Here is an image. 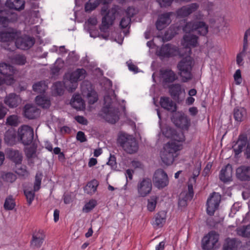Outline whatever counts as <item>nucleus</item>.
Here are the masks:
<instances>
[{
  "instance_id": "nucleus-1",
  "label": "nucleus",
  "mask_w": 250,
  "mask_h": 250,
  "mask_svg": "<svg viewBox=\"0 0 250 250\" xmlns=\"http://www.w3.org/2000/svg\"><path fill=\"white\" fill-rule=\"evenodd\" d=\"M186 34L182 41V45L188 52L185 57L181 60L177 64L178 75L181 78L182 82H188L193 78L192 69L194 65V61L190 56L191 47H195L198 44V37L192 33H197L202 36L206 35L208 32V26L202 21H192L187 23L183 28ZM182 56L185 55L180 52Z\"/></svg>"
},
{
  "instance_id": "nucleus-2",
  "label": "nucleus",
  "mask_w": 250,
  "mask_h": 250,
  "mask_svg": "<svg viewBox=\"0 0 250 250\" xmlns=\"http://www.w3.org/2000/svg\"><path fill=\"white\" fill-rule=\"evenodd\" d=\"M112 0H89L85 4V11L91 12L96 9L102 3L101 14L103 16L102 23L100 27L101 32L107 33L109 27L112 25L116 19V15L119 9L117 5H114L109 9V3Z\"/></svg>"
},
{
  "instance_id": "nucleus-3",
  "label": "nucleus",
  "mask_w": 250,
  "mask_h": 250,
  "mask_svg": "<svg viewBox=\"0 0 250 250\" xmlns=\"http://www.w3.org/2000/svg\"><path fill=\"white\" fill-rule=\"evenodd\" d=\"M0 42L7 43L9 45H15L22 50L28 49L35 43L33 38L26 35L21 37L20 30L12 27L0 31Z\"/></svg>"
},
{
  "instance_id": "nucleus-4",
  "label": "nucleus",
  "mask_w": 250,
  "mask_h": 250,
  "mask_svg": "<svg viewBox=\"0 0 250 250\" xmlns=\"http://www.w3.org/2000/svg\"><path fill=\"white\" fill-rule=\"evenodd\" d=\"M111 96L106 95L104 97V106L102 109V116L108 122L115 124L119 119L118 109L117 108L118 102L114 92H109Z\"/></svg>"
},
{
  "instance_id": "nucleus-5",
  "label": "nucleus",
  "mask_w": 250,
  "mask_h": 250,
  "mask_svg": "<svg viewBox=\"0 0 250 250\" xmlns=\"http://www.w3.org/2000/svg\"><path fill=\"white\" fill-rule=\"evenodd\" d=\"M182 148V145L176 143H167L160 153L161 158L163 162L166 165L172 164L174 158L178 155V151Z\"/></svg>"
},
{
  "instance_id": "nucleus-6",
  "label": "nucleus",
  "mask_w": 250,
  "mask_h": 250,
  "mask_svg": "<svg viewBox=\"0 0 250 250\" xmlns=\"http://www.w3.org/2000/svg\"><path fill=\"white\" fill-rule=\"evenodd\" d=\"M117 142L128 153H135L138 149V145L135 138L125 132H120L119 134Z\"/></svg>"
},
{
  "instance_id": "nucleus-7",
  "label": "nucleus",
  "mask_w": 250,
  "mask_h": 250,
  "mask_svg": "<svg viewBox=\"0 0 250 250\" xmlns=\"http://www.w3.org/2000/svg\"><path fill=\"white\" fill-rule=\"evenodd\" d=\"M86 75V71L83 68H78L71 73L69 80H64L66 89L72 92L75 90L78 85V81L84 79Z\"/></svg>"
},
{
  "instance_id": "nucleus-8",
  "label": "nucleus",
  "mask_w": 250,
  "mask_h": 250,
  "mask_svg": "<svg viewBox=\"0 0 250 250\" xmlns=\"http://www.w3.org/2000/svg\"><path fill=\"white\" fill-rule=\"evenodd\" d=\"M219 235L214 231H211L204 236L201 242L204 250H214L217 248Z\"/></svg>"
},
{
  "instance_id": "nucleus-9",
  "label": "nucleus",
  "mask_w": 250,
  "mask_h": 250,
  "mask_svg": "<svg viewBox=\"0 0 250 250\" xmlns=\"http://www.w3.org/2000/svg\"><path fill=\"white\" fill-rule=\"evenodd\" d=\"M14 73V67L5 62L0 63V74L3 75L4 78H0V85L3 83L10 85L14 83L13 75Z\"/></svg>"
},
{
  "instance_id": "nucleus-10",
  "label": "nucleus",
  "mask_w": 250,
  "mask_h": 250,
  "mask_svg": "<svg viewBox=\"0 0 250 250\" xmlns=\"http://www.w3.org/2000/svg\"><path fill=\"white\" fill-rule=\"evenodd\" d=\"M34 137L33 129L27 125H23L18 130L19 140L24 145H29L32 142Z\"/></svg>"
},
{
  "instance_id": "nucleus-11",
  "label": "nucleus",
  "mask_w": 250,
  "mask_h": 250,
  "mask_svg": "<svg viewBox=\"0 0 250 250\" xmlns=\"http://www.w3.org/2000/svg\"><path fill=\"white\" fill-rule=\"evenodd\" d=\"M163 134L167 138H170L171 140L167 143H176L182 145V142L185 141V136L182 132L177 133L171 127L167 126L162 128Z\"/></svg>"
},
{
  "instance_id": "nucleus-12",
  "label": "nucleus",
  "mask_w": 250,
  "mask_h": 250,
  "mask_svg": "<svg viewBox=\"0 0 250 250\" xmlns=\"http://www.w3.org/2000/svg\"><path fill=\"white\" fill-rule=\"evenodd\" d=\"M171 120L176 126L183 129H188L190 125V120L182 111L175 112Z\"/></svg>"
},
{
  "instance_id": "nucleus-13",
  "label": "nucleus",
  "mask_w": 250,
  "mask_h": 250,
  "mask_svg": "<svg viewBox=\"0 0 250 250\" xmlns=\"http://www.w3.org/2000/svg\"><path fill=\"white\" fill-rule=\"evenodd\" d=\"M153 181L154 186L159 189L164 188L169 183L167 174L162 169H158L155 172Z\"/></svg>"
},
{
  "instance_id": "nucleus-14",
  "label": "nucleus",
  "mask_w": 250,
  "mask_h": 250,
  "mask_svg": "<svg viewBox=\"0 0 250 250\" xmlns=\"http://www.w3.org/2000/svg\"><path fill=\"white\" fill-rule=\"evenodd\" d=\"M221 198V195L218 193L213 192L210 195L207 202V212L209 215L214 214L219 207Z\"/></svg>"
},
{
  "instance_id": "nucleus-15",
  "label": "nucleus",
  "mask_w": 250,
  "mask_h": 250,
  "mask_svg": "<svg viewBox=\"0 0 250 250\" xmlns=\"http://www.w3.org/2000/svg\"><path fill=\"white\" fill-rule=\"evenodd\" d=\"M178 53L177 47L170 44H166L157 49L156 54L161 58H169L174 56Z\"/></svg>"
},
{
  "instance_id": "nucleus-16",
  "label": "nucleus",
  "mask_w": 250,
  "mask_h": 250,
  "mask_svg": "<svg viewBox=\"0 0 250 250\" xmlns=\"http://www.w3.org/2000/svg\"><path fill=\"white\" fill-rule=\"evenodd\" d=\"M137 190L140 196L146 197L152 190L151 180L145 178L140 180L137 185Z\"/></svg>"
},
{
  "instance_id": "nucleus-17",
  "label": "nucleus",
  "mask_w": 250,
  "mask_h": 250,
  "mask_svg": "<svg viewBox=\"0 0 250 250\" xmlns=\"http://www.w3.org/2000/svg\"><path fill=\"white\" fill-rule=\"evenodd\" d=\"M82 92L83 96H85L89 104H93L98 100L97 92L93 89L90 83L85 85L83 83L82 85Z\"/></svg>"
},
{
  "instance_id": "nucleus-18",
  "label": "nucleus",
  "mask_w": 250,
  "mask_h": 250,
  "mask_svg": "<svg viewBox=\"0 0 250 250\" xmlns=\"http://www.w3.org/2000/svg\"><path fill=\"white\" fill-rule=\"evenodd\" d=\"M18 15L15 13L9 14L6 10L0 9V24L6 26L17 21Z\"/></svg>"
},
{
  "instance_id": "nucleus-19",
  "label": "nucleus",
  "mask_w": 250,
  "mask_h": 250,
  "mask_svg": "<svg viewBox=\"0 0 250 250\" xmlns=\"http://www.w3.org/2000/svg\"><path fill=\"white\" fill-rule=\"evenodd\" d=\"M236 178L241 181H250V166H241L236 169Z\"/></svg>"
},
{
  "instance_id": "nucleus-20",
  "label": "nucleus",
  "mask_w": 250,
  "mask_h": 250,
  "mask_svg": "<svg viewBox=\"0 0 250 250\" xmlns=\"http://www.w3.org/2000/svg\"><path fill=\"white\" fill-rule=\"evenodd\" d=\"M173 14L172 12H167L160 15L156 22L157 29L159 30H162L169 24L171 21L170 16Z\"/></svg>"
},
{
  "instance_id": "nucleus-21",
  "label": "nucleus",
  "mask_w": 250,
  "mask_h": 250,
  "mask_svg": "<svg viewBox=\"0 0 250 250\" xmlns=\"http://www.w3.org/2000/svg\"><path fill=\"white\" fill-rule=\"evenodd\" d=\"M199 6V4L196 3L183 6L176 11L177 17L179 18L187 17L197 10Z\"/></svg>"
},
{
  "instance_id": "nucleus-22",
  "label": "nucleus",
  "mask_w": 250,
  "mask_h": 250,
  "mask_svg": "<svg viewBox=\"0 0 250 250\" xmlns=\"http://www.w3.org/2000/svg\"><path fill=\"white\" fill-rule=\"evenodd\" d=\"M166 211L163 210L158 212L154 217L152 222V226L155 229L162 228L166 223Z\"/></svg>"
},
{
  "instance_id": "nucleus-23",
  "label": "nucleus",
  "mask_w": 250,
  "mask_h": 250,
  "mask_svg": "<svg viewBox=\"0 0 250 250\" xmlns=\"http://www.w3.org/2000/svg\"><path fill=\"white\" fill-rule=\"evenodd\" d=\"M24 116L27 118L33 119L39 116L40 111L36 106L27 104L24 106Z\"/></svg>"
},
{
  "instance_id": "nucleus-24",
  "label": "nucleus",
  "mask_w": 250,
  "mask_h": 250,
  "mask_svg": "<svg viewBox=\"0 0 250 250\" xmlns=\"http://www.w3.org/2000/svg\"><path fill=\"white\" fill-rule=\"evenodd\" d=\"M4 102L10 108H15L21 103V99L15 93H10L5 97Z\"/></svg>"
},
{
  "instance_id": "nucleus-25",
  "label": "nucleus",
  "mask_w": 250,
  "mask_h": 250,
  "mask_svg": "<svg viewBox=\"0 0 250 250\" xmlns=\"http://www.w3.org/2000/svg\"><path fill=\"white\" fill-rule=\"evenodd\" d=\"M232 173V166L230 164H228L221 170L219 178L221 181L224 183L229 182L231 179Z\"/></svg>"
},
{
  "instance_id": "nucleus-26",
  "label": "nucleus",
  "mask_w": 250,
  "mask_h": 250,
  "mask_svg": "<svg viewBox=\"0 0 250 250\" xmlns=\"http://www.w3.org/2000/svg\"><path fill=\"white\" fill-rule=\"evenodd\" d=\"M5 152L8 157L16 165L20 164L22 161V156L18 150L13 149H7Z\"/></svg>"
},
{
  "instance_id": "nucleus-27",
  "label": "nucleus",
  "mask_w": 250,
  "mask_h": 250,
  "mask_svg": "<svg viewBox=\"0 0 250 250\" xmlns=\"http://www.w3.org/2000/svg\"><path fill=\"white\" fill-rule=\"evenodd\" d=\"M71 105L78 110H82L85 108V104L81 96L79 94L74 95L71 101Z\"/></svg>"
},
{
  "instance_id": "nucleus-28",
  "label": "nucleus",
  "mask_w": 250,
  "mask_h": 250,
  "mask_svg": "<svg viewBox=\"0 0 250 250\" xmlns=\"http://www.w3.org/2000/svg\"><path fill=\"white\" fill-rule=\"evenodd\" d=\"M161 106L171 112H175L176 110V105L168 97H161L160 101Z\"/></svg>"
},
{
  "instance_id": "nucleus-29",
  "label": "nucleus",
  "mask_w": 250,
  "mask_h": 250,
  "mask_svg": "<svg viewBox=\"0 0 250 250\" xmlns=\"http://www.w3.org/2000/svg\"><path fill=\"white\" fill-rule=\"evenodd\" d=\"M161 74L165 83H172L178 79L175 73L170 69L161 70Z\"/></svg>"
},
{
  "instance_id": "nucleus-30",
  "label": "nucleus",
  "mask_w": 250,
  "mask_h": 250,
  "mask_svg": "<svg viewBox=\"0 0 250 250\" xmlns=\"http://www.w3.org/2000/svg\"><path fill=\"white\" fill-rule=\"evenodd\" d=\"M240 241L235 239L227 238L223 247V250H237Z\"/></svg>"
},
{
  "instance_id": "nucleus-31",
  "label": "nucleus",
  "mask_w": 250,
  "mask_h": 250,
  "mask_svg": "<svg viewBox=\"0 0 250 250\" xmlns=\"http://www.w3.org/2000/svg\"><path fill=\"white\" fill-rule=\"evenodd\" d=\"M170 95L174 99H178L182 93H185V90L179 83H175L171 85L169 88Z\"/></svg>"
},
{
  "instance_id": "nucleus-32",
  "label": "nucleus",
  "mask_w": 250,
  "mask_h": 250,
  "mask_svg": "<svg viewBox=\"0 0 250 250\" xmlns=\"http://www.w3.org/2000/svg\"><path fill=\"white\" fill-rule=\"evenodd\" d=\"M24 4L23 0H7L5 4L10 9L20 10L24 9Z\"/></svg>"
},
{
  "instance_id": "nucleus-33",
  "label": "nucleus",
  "mask_w": 250,
  "mask_h": 250,
  "mask_svg": "<svg viewBox=\"0 0 250 250\" xmlns=\"http://www.w3.org/2000/svg\"><path fill=\"white\" fill-rule=\"evenodd\" d=\"M16 133L13 128L8 129L4 135V141L8 145L12 146L16 143Z\"/></svg>"
},
{
  "instance_id": "nucleus-34",
  "label": "nucleus",
  "mask_w": 250,
  "mask_h": 250,
  "mask_svg": "<svg viewBox=\"0 0 250 250\" xmlns=\"http://www.w3.org/2000/svg\"><path fill=\"white\" fill-rule=\"evenodd\" d=\"M247 140V138L245 135L239 136L236 145L233 147L235 155H238L242 151L245 146Z\"/></svg>"
},
{
  "instance_id": "nucleus-35",
  "label": "nucleus",
  "mask_w": 250,
  "mask_h": 250,
  "mask_svg": "<svg viewBox=\"0 0 250 250\" xmlns=\"http://www.w3.org/2000/svg\"><path fill=\"white\" fill-rule=\"evenodd\" d=\"M36 103L42 108H49L51 103L50 99L45 95L37 96L35 99Z\"/></svg>"
},
{
  "instance_id": "nucleus-36",
  "label": "nucleus",
  "mask_w": 250,
  "mask_h": 250,
  "mask_svg": "<svg viewBox=\"0 0 250 250\" xmlns=\"http://www.w3.org/2000/svg\"><path fill=\"white\" fill-rule=\"evenodd\" d=\"M44 238V235L42 233L38 232L36 234L33 235V239L31 242V245L32 247L40 248L42 243H43Z\"/></svg>"
},
{
  "instance_id": "nucleus-37",
  "label": "nucleus",
  "mask_w": 250,
  "mask_h": 250,
  "mask_svg": "<svg viewBox=\"0 0 250 250\" xmlns=\"http://www.w3.org/2000/svg\"><path fill=\"white\" fill-rule=\"evenodd\" d=\"M246 115L247 111L244 108H235L234 109V118L237 122L242 121L246 118Z\"/></svg>"
},
{
  "instance_id": "nucleus-38",
  "label": "nucleus",
  "mask_w": 250,
  "mask_h": 250,
  "mask_svg": "<svg viewBox=\"0 0 250 250\" xmlns=\"http://www.w3.org/2000/svg\"><path fill=\"white\" fill-rule=\"evenodd\" d=\"M98 182L96 180H93L88 182L84 188V191L88 194H93L97 190Z\"/></svg>"
},
{
  "instance_id": "nucleus-39",
  "label": "nucleus",
  "mask_w": 250,
  "mask_h": 250,
  "mask_svg": "<svg viewBox=\"0 0 250 250\" xmlns=\"http://www.w3.org/2000/svg\"><path fill=\"white\" fill-rule=\"evenodd\" d=\"M237 234L244 237H250V225L247 226L238 228L236 230Z\"/></svg>"
},
{
  "instance_id": "nucleus-40",
  "label": "nucleus",
  "mask_w": 250,
  "mask_h": 250,
  "mask_svg": "<svg viewBox=\"0 0 250 250\" xmlns=\"http://www.w3.org/2000/svg\"><path fill=\"white\" fill-rule=\"evenodd\" d=\"M47 88V84L44 81L38 82L33 85V90L37 93H42L44 92Z\"/></svg>"
},
{
  "instance_id": "nucleus-41",
  "label": "nucleus",
  "mask_w": 250,
  "mask_h": 250,
  "mask_svg": "<svg viewBox=\"0 0 250 250\" xmlns=\"http://www.w3.org/2000/svg\"><path fill=\"white\" fill-rule=\"evenodd\" d=\"M199 173V171L197 172L196 174H194L193 177L189 179L188 183V192H186L187 195H188V198H192L194 194L193 189V183H195L196 178L198 176Z\"/></svg>"
},
{
  "instance_id": "nucleus-42",
  "label": "nucleus",
  "mask_w": 250,
  "mask_h": 250,
  "mask_svg": "<svg viewBox=\"0 0 250 250\" xmlns=\"http://www.w3.org/2000/svg\"><path fill=\"white\" fill-rule=\"evenodd\" d=\"M1 179L6 183H13L17 179L16 175L12 172H3L1 175Z\"/></svg>"
},
{
  "instance_id": "nucleus-43",
  "label": "nucleus",
  "mask_w": 250,
  "mask_h": 250,
  "mask_svg": "<svg viewBox=\"0 0 250 250\" xmlns=\"http://www.w3.org/2000/svg\"><path fill=\"white\" fill-rule=\"evenodd\" d=\"M158 197L156 196H152L147 200V209L148 211H153L156 207Z\"/></svg>"
},
{
  "instance_id": "nucleus-44",
  "label": "nucleus",
  "mask_w": 250,
  "mask_h": 250,
  "mask_svg": "<svg viewBox=\"0 0 250 250\" xmlns=\"http://www.w3.org/2000/svg\"><path fill=\"white\" fill-rule=\"evenodd\" d=\"M64 87L66 88L64 82L63 83L57 82L53 84V89L56 94L61 95L63 93Z\"/></svg>"
},
{
  "instance_id": "nucleus-45",
  "label": "nucleus",
  "mask_w": 250,
  "mask_h": 250,
  "mask_svg": "<svg viewBox=\"0 0 250 250\" xmlns=\"http://www.w3.org/2000/svg\"><path fill=\"white\" fill-rule=\"evenodd\" d=\"M64 62L61 59H57L54 66L51 68V73L53 75L57 74L63 67Z\"/></svg>"
},
{
  "instance_id": "nucleus-46",
  "label": "nucleus",
  "mask_w": 250,
  "mask_h": 250,
  "mask_svg": "<svg viewBox=\"0 0 250 250\" xmlns=\"http://www.w3.org/2000/svg\"><path fill=\"white\" fill-rule=\"evenodd\" d=\"M12 63L18 65H24L26 62V58L24 56L22 55H16L11 61Z\"/></svg>"
},
{
  "instance_id": "nucleus-47",
  "label": "nucleus",
  "mask_w": 250,
  "mask_h": 250,
  "mask_svg": "<svg viewBox=\"0 0 250 250\" xmlns=\"http://www.w3.org/2000/svg\"><path fill=\"white\" fill-rule=\"evenodd\" d=\"M42 178V174L40 172H38L35 176V180L34 183V191H38L41 185V182Z\"/></svg>"
},
{
  "instance_id": "nucleus-48",
  "label": "nucleus",
  "mask_w": 250,
  "mask_h": 250,
  "mask_svg": "<svg viewBox=\"0 0 250 250\" xmlns=\"http://www.w3.org/2000/svg\"><path fill=\"white\" fill-rule=\"evenodd\" d=\"M16 172L19 175L23 177H26L28 175L29 173L27 170L26 167L24 165L17 164L16 167Z\"/></svg>"
},
{
  "instance_id": "nucleus-49",
  "label": "nucleus",
  "mask_w": 250,
  "mask_h": 250,
  "mask_svg": "<svg viewBox=\"0 0 250 250\" xmlns=\"http://www.w3.org/2000/svg\"><path fill=\"white\" fill-rule=\"evenodd\" d=\"M191 199L192 198H188V195L186 191L182 192L179 196L178 204L179 206L185 207L187 205V201Z\"/></svg>"
},
{
  "instance_id": "nucleus-50",
  "label": "nucleus",
  "mask_w": 250,
  "mask_h": 250,
  "mask_svg": "<svg viewBox=\"0 0 250 250\" xmlns=\"http://www.w3.org/2000/svg\"><path fill=\"white\" fill-rule=\"evenodd\" d=\"M96 205L97 201L95 200L91 199L84 205L83 210L84 212H89L95 208Z\"/></svg>"
},
{
  "instance_id": "nucleus-51",
  "label": "nucleus",
  "mask_w": 250,
  "mask_h": 250,
  "mask_svg": "<svg viewBox=\"0 0 250 250\" xmlns=\"http://www.w3.org/2000/svg\"><path fill=\"white\" fill-rule=\"evenodd\" d=\"M15 206V202L12 196L7 197L4 204V208L6 210H12Z\"/></svg>"
},
{
  "instance_id": "nucleus-52",
  "label": "nucleus",
  "mask_w": 250,
  "mask_h": 250,
  "mask_svg": "<svg viewBox=\"0 0 250 250\" xmlns=\"http://www.w3.org/2000/svg\"><path fill=\"white\" fill-rule=\"evenodd\" d=\"M19 122L18 116L15 115H10L6 119V124L12 126H17Z\"/></svg>"
},
{
  "instance_id": "nucleus-53",
  "label": "nucleus",
  "mask_w": 250,
  "mask_h": 250,
  "mask_svg": "<svg viewBox=\"0 0 250 250\" xmlns=\"http://www.w3.org/2000/svg\"><path fill=\"white\" fill-rule=\"evenodd\" d=\"M35 192L31 190H29L27 189H24V192L26 196L27 203L29 205H30L34 200L35 198Z\"/></svg>"
},
{
  "instance_id": "nucleus-54",
  "label": "nucleus",
  "mask_w": 250,
  "mask_h": 250,
  "mask_svg": "<svg viewBox=\"0 0 250 250\" xmlns=\"http://www.w3.org/2000/svg\"><path fill=\"white\" fill-rule=\"evenodd\" d=\"M89 34H90V36L91 37L95 38L97 37H99L102 39H105L106 40H108V37H109L108 33L105 35L100 34L97 30H96V31H90Z\"/></svg>"
},
{
  "instance_id": "nucleus-55",
  "label": "nucleus",
  "mask_w": 250,
  "mask_h": 250,
  "mask_svg": "<svg viewBox=\"0 0 250 250\" xmlns=\"http://www.w3.org/2000/svg\"><path fill=\"white\" fill-rule=\"evenodd\" d=\"M131 18L129 17L123 18L120 21V25L122 28H126L130 23Z\"/></svg>"
},
{
  "instance_id": "nucleus-56",
  "label": "nucleus",
  "mask_w": 250,
  "mask_h": 250,
  "mask_svg": "<svg viewBox=\"0 0 250 250\" xmlns=\"http://www.w3.org/2000/svg\"><path fill=\"white\" fill-rule=\"evenodd\" d=\"M233 77L236 84H240L242 83V79L240 70L237 69L235 71Z\"/></svg>"
},
{
  "instance_id": "nucleus-57",
  "label": "nucleus",
  "mask_w": 250,
  "mask_h": 250,
  "mask_svg": "<svg viewBox=\"0 0 250 250\" xmlns=\"http://www.w3.org/2000/svg\"><path fill=\"white\" fill-rule=\"evenodd\" d=\"M240 205L239 203H234L232 206L230 212L229 214L230 217H233L236 212L239 210Z\"/></svg>"
},
{
  "instance_id": "nucleus-58",
  "label": "nucleus",
  "mask_w": 250,
  "mask_h": 250,
  "mask_svg": "<svg viewBox=\"0 0 250 250\" xmlns=\"http://www.w3.org/2000/svg\"><path fill=\"white\" fill-rule=\"evenodd\" d=\"M126 64L130 71L133 72L134 73H136L139 72L138 67L132 63L131 61H127L126 62Z\"/></svg>"
},
{
  "instance_id": "nucleus-59",
  "label": "nucleus",
  "mask_w": 250,
  "mask_h": 250,
  "mask_svg": "<svg viewBox=\"0 0 250 250\" xmlns=\"http://www.w3.org/2000/svg\"><path fill=\"white\" fill-rule=\"evenodd\" d=\"M76 138L78 141H79L81 143L86 141L87 139L84 133L82 131H79L77 133Z\"/></svg>"
},
{
  "instance_id": "nucleus-60",
  "label": "nucleus",
  "mask_w": 250,
  "mask_h": 250,
  "mask_svg": "<svg viewBox=\"0 0 250 250\" xmlns=\"http://www.w3.org/2000/svg\"><path fill=\"white\" fill-rule=\"evenodd\" d=\"M250 36V28L248 29L245 34L244 37V50L247 49L248 46V36Z\"/></svg>"
},
{
  "instance_id": "nucleus-61",
  "label": "nucleus",
  "mask_w": 250,
  "mask_h": 250,
  "mask_svg": "<svg viewBox=\"0 0 250 250\" xmlns=\"http://www.w3.org/2000/svg\"><path fill=\"white\" fill-rule=\"evenodd\" d=\"M173 0H157L161 7H167L170 5Z\"/></svg>"
},
{
  "instance_id": "nucleus-62",
  "label": "nucleus",
  "mask_w": 250,
  "mask_h": 250,
  "mask_svg": "<svg viewBox=\"0 0 250 250\" xmlns=\"http://www.w3.org/2000/svg\"><path fill=\"white\" fill-rule=\"evenodd\" d=\"M7 111L8 109L2 104H0V120L5 117Z\"/></svg>"
},
{
  "instance_id": "nucleus-63",
  "label": "nucleus",
  "mask_w": 250,
  "mask_h": 250,
  "mask_svg": "<svg viewBox=\"0 0 250 250\" xmlns=\"http://www.w3.org/2000/svg\"><path fill=\"white\" fill-rule=\"evenodd\" d=\"M75 120L80 124L83 125H86L87 124V120L83 116H77L75 118Z\"/></svg>"
},
{
  "instance_id": "nucleus-64",
  "label": "nucleus",
  "mask_w": 250,
  "mask_h": 250,
  "mask_svg": "<svg viewBox=\"0 0 250 250\" xmlns=\"http://www.w3.org/2000/svg\"><path fill=\"white\" fill-rule=\"evenodd\" d=\"M246 49L244 51L243 49V51L237 55L236 62L239 65H240L242 64V62H243V57L244 55L245 52L246 51Z\"/></svg>"
}]
</instances>
